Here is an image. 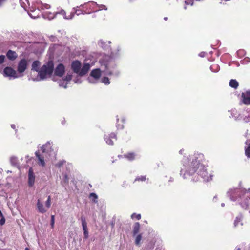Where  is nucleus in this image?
Instances as JSON below:
<instances>
[{"mask_svg": "<svg viewBox=\"0 0 250 250\" xmlns=\"http://www.w3.org/2000/svg\"><path fill=\"white\" fill-rule=\"evenodd\" d=\"M87 10H94L95 11H97V10L95 9V8H93L92 6H87Z\"/></svg>", "mask_w": 250, "mask_h": 250, "instance_id": "40", "label": "nucleus"}, {"mask_svg": "<svg viewBox=\"0 0 250 250\" xmlns=\"http://www.w3.org/2000/svg\"><path fill=\"white\" fill-rule=\"evenodd\" d=\"M142 234H140L137 235L135 240V243L136 245H139L140 244V241L142 239Z\"/></svg>", "mask_w": 250, "mask_h": 250, "instance_id": "25", "label": "nucleus"}, {"mask_svg": "<svg viewBox=\"0 0 250 250\" xmlns=\"http://www.w3.org/2000/svg\"><path fill=\"white\" fill-rule=\"evenodd\" d=\"M101 75V70L100 69H95L91 71L90 76L96 79H99Z\"/></svg>", "mask_w": 250, "mask_h": 250, "instance_id": "17", "label": "nucleus"}, {"mask_svg": "<svg viewBox=\"0 0 250 250\" xmlns=\"http://www.w3.org/2000/svg\"><path fill=\"white\" fill-rule=\"evenodd\" d=\"M23 161V158L21 157L20 160L18 159V157H11L10 163L12 166L16 167L18 169L21 168V162Z\"/></svg>", "mask_w": 250, "mask_h": 250, "instance_id": "9", "label": "nucleus"}, {"mask_svg": "<svg viewBox=\"0 0 250 250\" xmlns=\"http://www.w3.org/2000/svg\"><path fill=\"white\" fill-rule=\"evenodd\" d=\"M136 154L133 153V152H131V153H129L128 154V155L126 156H130V157H132V156H134Z\"/></svg>", "mask_w": 250, "mask_h": 250, "instance_id": "41", "label": "nucleus"}, {"mask_svg": "<svg viewBox=\"0 0 250 250\" xmlns=\"http://www.w3.org/2000/svg\"><path fill=\"white\" fill-rule=\"evenodd\" d=\"M37 207L38 211L41 213H44L47 211V209L43 207L40 199H38L37 201Z\"/></svg>", "mask_w": 250, "mask_h": 250, "instance_id": "16", "label": "nucleus"}, {"mask_svg": "<svg viewBox=\"0 0 250 250\" xmlns=\"http://www.w3.org/2000/svg\"><path fill=\"white\" fill-rule=\"evenodd\" d=\"M111 225H112V227H113L114 226V223L113 222H112L111 223Z\"/></svg>", "mask_w": 250, "mask_h": 250, "instance_id": "47", "label": "nucleus"}, {"mask_svg": "<svg viewBox=\"0 0 250 250\" xmlns=\"http://www.w3.org/2000/svg\"><path fill=\"white\" fill-rule=\"evenodd\" d=\"M236 249L237 250H240V248H239V247H236Z\"/></svg>", "mask_w": 250, "mask_h": 250, "instance_id": "48", "label": "nucleus"}, {"mask_svg": "<svg viewBox=\"0 0 250 250\" xmlns=\"http://www.w3.org/2000/svg\"><path fill=\"white\" fill-rule=\"evenodd\" d=\"M90 68V65L88 63H84L82 67V68L80 69V71L79 73V75L81 76H83L85 75L88 72Z\"/></svg>", "mask_w": 250, "mask_h": 250, "instance_id": "14", "label": "nucleus"}, {"mask_svg": "<svg viewBox=\"0 0 250 250\" xmlns=\"http://www.w3.org/2000/svg\"><path fill=\"white\" fill-rule=\"evenodd\" d=\"M65 163H66V161L65 160H62V161H59L58 163H57L55 165V166L57 167L60 168Z\"/></svg>", "mask_w": 250, "mask_h": 250, "instance_id": "27", "label": "nucleus"}, {"mask_svg": "<svg viewBox=\"0 0 250 250\" xmlns=\"http://www.w3.org/2000/svg\"><path fill=\"white\" fill-rule=\"evenodd\" d=\"M104 139L107 144L110 145H113L114 141H116L117 140L116 134L114 133H111L108 135H105L104 136Z\"/></svg>", "mask_w": 250, "mask_h": 250, "instance_id": "12", "label": "nucleus"}, {"mask_svg": "<svg viewBox=\"0 0 250 250\" xmlns=\"http://www.w3.org/2000/svg\"><path fill=\"white\" fill-rule=\"evenodd\" d=\"M41 65V62L39 61H35L32 64V70L39 73V67Z\"/></svg>", "mask_w": 250, "mask_h": 250, "instance_id": "18", "label": "nucleus"}, {"mask_svg": "<svg viewBox=\"0 0 250 250\" xmlns=\"http://www.w3.org/2000/svg\"><path fill=\"white\" fill-rule=\"evenodd\" d=\"M167 17H165V18H164V20H167Z\"/></svg>", "mask_w": 250, "mask_h": 250, "instance_id": "50", "label": "nucleus"}, {"mask_svg": "<svg viewBox=\"0 0 250 250\" xmlns=\"http://www.w3.org/2000/svg\"><path fill=\"white\" fill-rule=\"evenodd\" d=\"M5 57L4 55H0V64H2L5 60Z\"/></svg>", "mask_w": 250, "mask_h": 250, "instance_id": "37", "label": "nucleus"}, {"mask_svg": "<svg viewBox=\"0 0 250 250\" xmlns=\"http://www.w3.org/2000/svg\"><path fill=\"white\" fill-rule=\"evenodd\" d=\"M81 221L82 222L83 231H85L88 230L87 227V222L86 221L85 218L84 216L83 215L81 217Z\"/></svg>", "mask_w": 250, "mask_h": 250, "instance_id": "20", "label": "nucleus"}, {"mask_svg": "<svg viewBox=\"0 0 250 250\" xmlns=\"http://www.w3.org/2000/svg\"><path fill=\"white\" fill-rule=\"evenodd\" d=\"M11 127L14 129H16V125H11Z\"/></svg>", "mask_w": 250, "mask_h": 250, "instance_id": "44", "label": "nucleus"}, {"mask_svg": "<svg viewBox=\"0 0 250 250\" xmlns=\"http://www.w3.org/2000/svg\"><path fill=\"white\" fill-rule=\"evenodd\" d=\"M89 197L95 203H97L98 202V196L95 193H91L89 194Z\"/></svg>", "mask_w": 250, "mask_h": 250, "instance_id": "23", "label": "nucleus"}, {"mask_svg": "<svg viewBox=\"0 0 250 250\" xmlns=\"http://www.w3.org/2000/svg\"><path fill=\"white\" fill-rule=\"evenodd\" d=\"M6 56L9 60L14 61L17 58L18 55L15 51L9 50L6 53Z\"/></svg>", "mask_w": 250, "mask_h": 250, "instance_id": "15", "label": "nucleus"}, {"mask_svg": "<svg viewBox=\"0 0 250 250\" xmlns=\"http://www.w3.org/2000/svg\"><path fill=\"white\" fill-rule=\"evenodd\" d=\"M7 0H0V6H1Z\"/></svg>", "mask_w": 250, "mask_h": 250, "instance_id": "39", "label": "nucleus"}, {"mask_svg": "<svg viewBox=\"0 0 250 250\" xmlns=\"http://www.w3.org/2000/svg\"><path fill=\"white\" fill-rule=\"evenodd\" d=\"M146 180V176H141L137 177L135 179V181H144Z\"/></svg>", "mask_w": 250, "mask_h": 250, "instance_id": "30", "label": "nucleus"}, {"mask_svg": "<svg viewBox=\"0 0 250 250\" xmlns=\"http://www.w3.org/2000/svg\"><path fill=\"white\" fill-rule=\"evenodd\" d=\"M28 183L29 187H32L34 186L35 180V175L34 173L32 167H30L28 173Z\"/></svg>", "mask_w": 250, "mask_h": 250, "instance_id": "8", "label": "nucleus"}, {"mask_svg": "<svg viewBox=\"0 0 250 250\" xmlns=\"http://www.w3.org/2000/svg\"><path fill=\"white\" fill-rule=\"evenodd\" d=\"M81 63L80 61L76 60L73 61L71 64V68L75 73L78 74L80 71Z\"/></svg>", "mask_w": 250, "mask_h": 250, "instance_id": "13", "label": "nucleus"}, {"mask_svg": "<svg viewBox=\"0 0 250 250\" xmlns=\"http://www.w3.org/2000/svg\"><path fill=\"white\" fill-rule=\"evenodd\" d=\"M63 181L64 182L67 184L69 181V178L66 174H64L63 175Z\"/></svg>", "mask_w": 250, "mask_h": 250, "instance_id": "35", "label": "nucleus"}, {"mask_svg": "<svg viewBox=\"0 0 250 250\" xmlns=\"http://www.w3.org/2000/svg\"><path fill=\"white\" fill-rule=\"evenodd\" d=\"M245 153L247 156H250V143L249 144L248 147L245 150Z\"/></svg>", "mask_w": 250, "mask_h": 250, "instance_id": "34", "label": "nucleus"}, {"mask_svg": "<svg viewBox=\"0 0 250 250\" xmlns=\"http://www.w3.org/2000/svg\"><path fill=\"white\" fill-rule=\"evenodd\" d=\"M214 198H215V199H216V196H214Z\"/></svg>", "mask_w": 250, "mask_h": 250, "instance_id": "52", "label": "nucleus"}, {"mask_svg": "<svg viewBox=\"0 0 250 250\" xmlns=\"http://www.w3.org/2000/svg\"><path fill=\"white\" fill-rule=\"evenodd\" d=\"M83 235L84 239H87L89 237L88 231H83Z\"/></svg>", "mask_w": 250, "mask_h": 250, "instance_id": "38", "label": "nucleus"}, {"mask_svg": "<svg viewBox=\"0 0 250 250\" xmlns=\"http://www.w3.org/2000/svg\"><path fill=\"white\" fill-rule=\"evenodd\" d=\"M229 85L234 89H237L239 86V83L236 80L231 79L229 81Z\"/></svg>", "mask_w": 250, "mask_h": 250, "instance_id": "21", "label": "nucleus"}, {"mask_svg": "<svg viewBox=\"0 0 250 250\" xmlns=\"http://www.w3.org/2000/svg\"><path fill=\"white\" fill-rule=\"evenodd\" d=\"M7 172H8H8H10V173H11V171H9V170H8V171H7Z\"/></svg>", "mask_w": 250, "mask_h": 250, "instance_id": "51", "label": "nucleus"}, {"mask_svg": "<svg viewBox=\"0 0 250 250\" xmlns=\"http://www.w3.org/2000/svg\"><path fill=\"white\" fill-rule=\"evenodd\" d=\"M72 79V75L67 74L65 78H64V80L66 81H70Z\"/></svg>", "mask_w": 250, "mask_h": 250, "instance_id": "36", "label": "nucleus"}, {"mask_svg": "<svg viewBox=\"0 0 250 250\" xmlns=\"http://www.w3.org/2000/svg\"><path fill=\"white\" fill-rule=\"evenodd\" d=\"M102 81L105 84H108L110 83L108 77H104L102 78Z\"/></svg>", "mask_w": 250, "mask_h": 250, "instance_id": "31", "label": "nucleus"}, {"mask_svg": "<svg viewBox=\"0 0 250 250\" xmlns=\"http://www.w3.org/2000/svg\"><path fill=\"white\" fill-rule=\"evenodd\" d=\"M65 72V67L63 64H59L55 69V75L59 77H62Z\"/></svg>", "mask_w": 250, "mask_h": 250, "instance_id": "10", "label": "nucleus"}, {"mask_svg": "<svg viewBox=\"0 0 250 250\" xmlns=\"http://www.w3.org/2000/svg\"><path fill=\"white\" fill-rule=\"evenodd\" d=\"M25 250H30L29 249H28V248H26L25 249Z\"/></svg>", "mask_w": 250, "mask_h": 250, "instance_id": "49", "label": "nucleus"}, {"mask_svg": "<svg viewBox=\"0 0 250 250\" xmlns=\"http://www.w3.org/2000/svg\"><path fill=\"white\" fill-rule=\"evenodd\" d=\"M185 169H182L180 175L184 179H189L194 182L199 180L200 177L204 181L212 180V175L209 174L206 169L207 163L202 157H184L182 160Z\"/></svg>", "mask_w": 250, "mask_h": 250, "instance_id": "1", "label": "nucleus"}, {"mask_svg": "<svg viewBox=\"0 0 250 250\" xmlns=\"http://www.w3.org/2000/svg\"><path fill=\"white\" fill-rule=\"evenodd\" d=\"M3 74L5 76H11L14 78L17 77L16 71L10 67H6L4 69Z\"/></svg>", "mask_w": 250, "mask_h": 250, "instance_id": "11", "label": "nucleus"}, {"mask_svg": "<svg viewBox=\"0 0 250 250\" xmlns=\"http://www.w3.org/2000/svg\"><path fill=\"white\" fill-rule=\"evenodd\" d=\"M39 10L38 9L37 10H31V12L29 13V16L33 18H36L37 17H39Z\"/></svg>", "mask_w": 250, "mask_h": 250, "instance_id": "22", "label": "nucleus"}, {"mask_svg": "<svg viewBox=\"0 0 250 250\" xmlns=\"http://www.w3.org/2000/svg\"><path fill=\"white\" fill-rule=\"evenodd\" d=\"M128 160L130 161H133L134 160V157H127Z\"/></svg>", "mask_w": 250, "mask_h": 250, "instance_id": "43", "label": "nucleus"}, {"mask_svg": "<svg viewBox=\"0 0 250 250\" xmlns=\"http://www.w3.org/2000/svg\"><path fill=\"white\" fill-rule=\"evenodd\" d=\"M250 189L248 190L242 188L230 189L227 193L228 197L232 201H238L241 206L245 209L250 208V194H248Z\"/></svg>", "mask_w": 250, "mask_h": 250, "instance_id": "2", "label": "nucleus"}, {"mask_svg": "<svg viewBox=\"0 0 250 250\" xmlns=\"http://www.w3.org/2000/svg\"><path fill=\"white\" fill-rule=\"evenodd\" d=\"M242 215L241 214H240L238 216L236 217V219L234 220V227L237 226L239 222H240L242 220Z\"/></svg>", "mask_w": 250, "mask_h": 250, "instance_id": "24", "label": "nucleus"}, {"mask_svg": "<svg viewBox=\"0 0 250 250\" xmlns=\"http://www.w3.org/2000/svg\"><path fill=\"white\" fill-rule=\"evenodd\" d=\"M40 165L42 166L43 167L45 165L44 160L43 159L44 157H38Z\"/></svg>", "mask_w": 250, "mask_h": 250, "instance_id": "32", "label": "nucleus"}, {"mask_svg": "<svg viewBox=\"0 0 250 250\" xmlns=\"http://www.w3.org/2000/svg\"><path fill=\"white\" fill-rule=\"evenodd\" d=\"M87 6H92L93 8H96L97 7V4L95 2H92L81 5L80 7H77L79 9H77L76 10V13L77 15H79L81 13L87 14L90 13L92 12H95L94 10H87Z\"/></svg>", "mask_w": 250, "mask_h": 250, "instance_id": "5", "label": "nucleus"}, {"mask_svg": "<svg viewBox=\"0 0 250 250\" xmlns=\"http://www.w3.org/2000/svg\"><path fill=\"white\" fill-rule=\"evenodd\" d=\"M27 67V60L25 59H22L18 63L17 70L20 73H23L26 69Z\"/></svg>", "mask_w": 250, "mask_h": 250, "instance_id": "7", "label": "nucleus"}, {"mask_svg": "<svg viewBox=\"0 0 250 250\" xmlns=\"http://www.w3.org/2000/svg\"><path fill=\"white\" fill-rule=\"evenodd\" d=\"M117 127L118 129H123L124 128V126L123 125H117Z\"/></svg>", "mask_w": 250, "mask_h": 250, "instance_id": "42", "label": "nucleus"}, {"mask_svg": "<svg viewBox=\"0 0 250 250\" xmlns=\"http://www.w3.org/2000/svg\"><path fill=\"white\" fill-rule=\"evenodd\" d=\"M55 223V216L54 215H51L50 226L52 229L54 228Z\"/></svg>", "mask_w": 250, "mask_h": 250, "instance_id": "29", "label": "nucleus"}, {"mask_svg": "<svg viewBox=\"0 0 250 250\" xmlns=\"http://www.w3.org/2000/svg\"><path fill=\"white\" fill-rule=\"evenodd\" d=\"M134 217H135L137 220H140L141 218V216L140 214H136V213H133L131 215V218H134Z\"/></svg>", "mask_w": 250, "mask_h": 250, "instance_id": "33", "label": "nucleus"}, {"mask_svg": "<svg viewBox=\"0 0 250 250\" xmlns=\"http://www.w3.org/2000/svg\"><path fill=\"white\" fill-rule=\"evenodd\" d=\"M0 217H1V219H0V225L2 226L5 224V219L3 215V214L1 211L0 210Z\"/></svg>", "mask_w": 250, "mask_h": 250, "instance_id": "26", "label": "nucleus"}, {"mask_svg": "<svg viewBox=\"0 0 250 250\" xmlns=\"http://www.w3.org/2000/svg\"><path fill=\"white\" fill-rule=\"evenodd\" d=\"M38 150L35 152L36 156H46L47 155H56V148L53 144L52 142L48 141L41 146H38Z\"/></svg>", "mask_w": 250, "mask_h": 250, "instance_id": "3", "label": "nucleus"}, {"mask_svg": "<svg viewBox=\"0 0 250 250\" xmlns=\"http://www.w3.org/2000/svg\"><path fill=\"white\" fill-rule=\"evenodd\" d=\"M53 62L52 61H49L41 68L39 75L41 79H44L47 76H51L53 72Z\"/></svg>", "mask_w": 250, "mask_h": 250, "instance_id": "4", "label": "nucleus"}, {"mask_svg": "<svg viewBox=\"0 0 250 250\" xmlns=\"http://www.w3.org/2000/svg\"><path fill=\"white\" fill-rule=\"evenodd\" d=\"M140 228V225L139 222H136L134 226H133V236H135L137 234V233L139 232Z\"/></svg>", "mask_w": 250, "mask_h": 250, "instance_id": "19", "label": "nucleus"}, {"mask_svg": "<svg viewBox=\"0 0 250 250\" xmlns=\"http://www.w3.org/2000/svg\"><path fill=\"white\" fill-rule=\"evenodd\" d=\"M51 206V197L50 196H48L47 197V200L45 202V206L47 208H50Z\"/></svg>", "mask_w": 250, "mask_h": 250, "instance_id": "28", "label": "nucleus"}, {"mask_svg": "<svg viewBox=\"0 0 250 250\" xmlns=\"http://www.w3.org/2000/svg\"><path fill=\"white\" fill-rule=\"evenodd\" d=\"M221 206H222V207H224V206H225V204H224V203H222L221 204Z\"/></svg>", "mask_w": 250, "mask_h": 250, "instance_id": "46", "label": "nucleus"}, {"mask_svg": "<svg viewBox=\"0 0 250 250\" xmlns=\"http://www.w3.org/2000/svg\"><path fill=\"white\" fill-rule=\"evenodd\" d=\"M117 122H118V121H119V119H117Z\"/></svg>", "mask_w": 250, "mask_h": 250, "instance_id": "54", "label": "nucleus"}, {"mask_svg": "<svg viewBox=\"0 0 250 250\" xmlns=\"http://www.w3.org/2000/svg\"><path fill=\"white\" fill-rule=\"evenodd\" d=\"M214 198H215V199H216V196H214Z\"/></svg>", "mask_w": 250, "mask_h": 250, "instance_id": "53", "label": "nucleus"}, {"mask_svg": "<svg viewBox=\"0 0 250 250\" xmlns=\"http://www.w3.org/2000/svg\"><path fill=\"white\" fill-rule=\"evenodd\" d=\"M242 102L245 105L250 104V90H247L241 94Z\"/></svg>", "mask_w": 250, "mask_h": 250, "instance_id": "6", "label": "nucleus"}, {"mask_svg": "<svg viewBox=\"0 0 250 250\" xmlns=\"http://www.w3.org/2000/svg\"><path fill=\"white\" fill-rule=\"evenodd\" d=\"M183 151H184V150H180V151H179L180 154H181V155H183Z\"/></svg>", "mask_w": 250, "mask_h": 250, "instance_id": "45", "label": "nucleus"}]
</instances>
